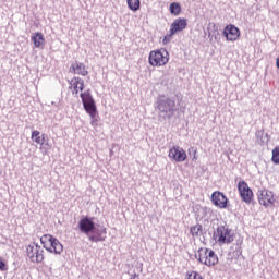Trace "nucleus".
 <instances>
[{"label": "nucleus", "mask_w": 279, "mask_h": 279, "mask_svg": "<svg viewBox=\"0 0 279 279\" xmlns=\"http://www.w3.org/2000/svg\"><path fill=\"white\" fill-rule=\"evenodd\" d=\"M26 254L31 263H43L45 260V251L36 243L29 244L26 247Z\"/></svg>", "instance_id": "obj_6"}, {"label": "nucleus", "mask_w": 279, "mask_h": 279, "mask_svg": "<svg viewBox=\"0 0 279 279\" xmlns=\"http://www.w3.org/2000/svg\"><path fill=\"white\" fill-rule=\"evenodd\" d=\"M126 3L132 12H138V10H141V0H126Z\"/></svg>", "instance_id": "obj_21"}, {"label": "nucleus", "mask_w": 279, "mask_h": 279, "mask_svg": "<svg viewBox=\"0 0 279 279\" xmlns=\"http://www.w3.org/2000/svg\"><path fill=\"white\" fill-rule=\"evenodd\" d=\"M183 29H186V19H177L170 28V36H173V34H178V32H182Z\"/></svg>", "instance_id": "obj_16"}, {"label": "nucleus", "mask_w": 279, "mask_h": 279, "mask_svg": "<svg viewBox=\"0 0 279 279\" xmlns=\"http://www.w3.org/2000/svg\"><path fill=\"white\" fill-rule=\"evenodd\" d=\"M238 191L241 199L244 201L245 204H252V199H254V192H252L247 182L239 181Z\"/></svg>", "instance_id": "obj_9"}, {"label": "nucleus", "mask_w": 279, "mask_h": 279, "mask_svg": "<svg viewBox=\"0 0 279 279\" xmlns=\"http://www.w3.org/2000/svg\"><path fill=\"white\" fill-rule=\"evenodd\" d=\"M148 62L150 66H165L169 63V52L165 48L151 50L148 56Z\"/></svg>", "instance_id": "obj_3"}, {"label": "nucleus", "mask_w": 279, "mask_h": 279, "mask_svg": "<svg viewBox=\"0 0 279 279\" xmlns=\"http://www.w3.org/2000/svg\"><path fill=\"white\" fill-rule=\"evenodd\" d=\"M257 199L264 208H274L276 206V195L269 190L264 189L259 191L257 193Z\"/></svg>", "instance_id": "obj_7"}, {"label": "nucleus", "mask_w": 279, "mask_h": 279, "mask_svg": "<svg viewBox=\"0 0 279 279\" xmlns=\"http://www.w3.org/2000/svg\"><path fill=\"white\" fill-rule=\"evenodd\" d=\"M69 89L73 95H80V93L84 90V80H82L80 76H74L69 81Z\"/></svg>", "instance_id": "obj_14"}, {"label": "nucleus", "mask_w": 279, "mask_h": 279, "mask_svg": "<svg viewBox=\"0 0 279 279\" xmlns=\"http://www.w3.org/2000/svg\"><path fill=\"white\" fill-rule=\"evenodd\" d=\"M187 278L186 279H204L199 272L192 270L186 272Z\"/></svg>", "instance_id": "obj_23"}, {"label": "nucleus", "mask_w": 279, "mask_h": 279, "mask_svg": "<svg viewBox=\"0 0 279 279\" xmlns=\"http://www.w3.org/2000/svg\"><path fill=\"white\" fill-rule=\"evenodd\" d=\"M198 260L206 267H215L219 263V256L211 248H199Z\"/></svg>", "instance_id": "obj_5"}, {"label": "nucleus", "mask_w": 279, "mask_h": 279, "mask_svg": "<svg viewBox=\"0 0 279 279\" xmlns=\"http://www.w3.org/2000/svg\"><path fill=\"white\" fill-rule=\"evenodd\" d=\"M78 228L84 234H89V232L95 230V222H93L90 218L85 217L80 220Z\"/></svg>", "instance_id": "obj_15"}, {"label": "nucleus", "mask_w": 279, "mask_h": 279, "mask_svg": "<svg viewBox=\"0 0 279 279\" xmlns=\"http://www.w3.org/2000/svg\"><path fill=\"white\" fill-rule=\"evenodd\" d=\"M81 99L85 112H87L92 119L90 125H93V128H97V105H95V99H93V95H90V89L81 93Z\"/></svg>", "instance_id": "obj_1"}, {"label": "nucleus", "mask_w": 279, "mask_h": 279, "mask_svg": "<svg viewBox=\"0 0 279 279\" xmlns=\"http://www.w3.org/2000/svg\"><path fill=\"white\" fill-rule=\"evenodd\" d=\"M277 69H279V57L276 59Z\"/></svg>", "instance_id": "obj_27"}, {"label": "nucleus", "mask_w": 279, "mask_h": 279, "mask_svg": "<svg viewBox=\"0 0 279 279\" xmlns=\"http://www.w3.org/2000/svg\"><path fill=\"white\" fill-rule=\"evenodd\" d=\"M208 36L210 39H213V32L208 31Z\"/></svg>", "instance_id": "obj_28"}, {"label": "nucleus", "mask_w": 279, "mask_h": 279, "mask_svg": "<svg viewBox=\"0 0 279 279\" xmlns=\"http://www.w3.org/2000/svg\"><path fill=\"white\" fill-rule=\"evenodd\" d=\"M165 40H167V37H163V43H165Z\"/></svg>", "instance_id": "obj_29"}, {"label": "nucleus", "mask_w": 279, "mask_h": 279, "mask_svg": "<svg viewBox=\"0 0 279 279\" xmlns=\"http://www.w3.org/2000/svg\"><path fill=\"white\" fill-rule=\"evenodd\" d=\"M89 239H90V241H95V242H97V241H106V238H95V236H90Z\"/></svg>", "instance_id": "obj_26"}, {"label": "nucleus", "mask_w": 279, "mask_h": 279, "mask_svg": "<svg viewBox=\"0 0 279 279\" xmlns=\"http://www.w3.org/2000/svg\"><path fill=\"white\" fill-rule=\"evenodd\" d=\"M31 138L34 141V143H36V145L40 146L41 151H45V154L51 149V144H49V137L47 134H40V131L35 130L32 131Z\"/></svg>", "instance_id": "obj_8"}, {"label": "nucleus", "mask_w": 279, "mask_h": 279, "mask_svg": "<svg viewBox=\"0 0 279 279\" xmlns=\"http://www.w3.org/2000/svg\"><path fill=\"white\" fill-rule=\"evenodd\" d=\"M169 12L172 14V16H180V13L182 12V5H180L179 2H172L170 3Z\"/></svg>", "instance_id": "obj_19"}, {"label": "nucleus", "mask_w": 279, "mask_h": 279, "mask_svg": "<svg viewBox=\"0 0 279 279\" xmlns=\"http://www.w3.org/2000/svg\"><path fill=\"white\" fill-rule=\"evenodd\" d=\"M31 40L36 49H40L45 45V35L43 33H34L31 36Z\"/></svg>", "instance_id": "obj_18"}, {"label": "nucleus", "mask_w": 279, "mask_h": 279, "mask_svg": "<svg viewBox=\"0 0 279 279\" xmlns=\"http://www.w3.org/2000/svg\"><path fill=\"white\" fill-rule=\"evenodd\" d=\"M40 243L44 245L47 252H50V254H62V252H64V246H62L60 240L56 239L51 234L43 235L40 238Z\"/></svg>", "instance_id": "obj_2"}, {"label": "nucleus", "mask_w": 279, "mask_h": 279, "mask_svg": "<svg viewBox=\"0 0 279 279\" xmlns=\"http://www.w3.org/2000/svg\"><path fill=\"white\" fill-rule=\"evenodd\" d=\"M215 33L218 35L219 34V32H217V31H215Z\"/></svg>", "instance_id": "obj_30"}, {"label": "nucleus", "mask_w": 279, "mask_h": 279, "mask_svg": "<svg viewBox=\"0 0 279 279\" xmlns=\"http://www.w3.org/2000/svg\"><path fill=\"white\" fill-rule=\"evenodd\" d=\"M223 36L228 43H236L241 38V31L233 24H228L223 29Z\"/></svg>", "instance_id": "obj_10"}, {"label": "nucleus", "mask_w": 279, "mask_h": 279, "mask_svg": "<svg viewBox=\"0 0 279 279\" xmlns=\"http://www.w3.org/2000/svg\"><path fill=\"white\" fill-rule=\"evenodd\" d=\"M214 239L219 245H228L234 241V233L226 226H218L214 232Z\"/></svg>", "instance_id": "obj_4"}, {"label": "nucleus", "mask_w": 279, "mask_h": 279, "mask_svg": "<svg viewBox=\"0 0 279 279\" xmlns=\"http://www.w3.org/2000/svg\"><path fill=\"white\" fill-rule=\"evenodd\" d=\"M213 27H215V24H213Z\"/></svg>", "instance_id": "obj_31"}, {"label": "nucleus", "mask_w": 279, "mask_h": 279, "mask_svg": "<svg viewBox=\"0 0 279 279\" xmlns=\"http://www.w3.org/2000/svg\"><path fill=\"white\" fill-rule=\"evenodd\" d=\"M191 151L193 153L192 160H197V148L191 147V148L189 149V154H191Z\"/></svg>", "instance_id": "obj_24"}, {"label": "nucleus", "mask_w": 279, "mask_h": 279, "mask_svg": "<svg viewBox=\"0 0 279 279\" xmlns=\"http://www.w3.org/2000/svg\"><path fill=\"white\" fill-rule=\"evenodd\" d=\"M175 108V102L171 99H166L159 102L158 110L160 112H173Z\"/></svg>", "instance_id": "obj_17"}, {"label": "nucleus", "mask_w": 279, "mask_h": 279, "mask_svg": "<svg viewBox=\"0 0 279 279\" xmlns=\"http://www.w3.org/2000/svg\"><path fill=\"white\" fill-rule=\"evenodd\" d=\"M211 203L217 208H228V197L223 193L216 191L211 194Z\"/></svg>", "instance_id": "obj_12"}, {"label": "nucleus", "mask_w": 279, "mask_h": 279, "mask_svg": "<svg viewBox=\"0 0 279 279\" xmlns=\"http://www.w3.org/2000/svg\"><path fill=\"white\" fill-rule=\"evenodd\" d=\"M168 157L170 160H174V162H184V160L187 158V155L186 150L180 146H172L168 153Z\"/></svg>", "instance_id": "obj_11"}, {"label": "nucleus", "mask_w": 279, "mask_h": 279, "mask_svg": "<svg viewBox=\"0 0 279 279\" xmlns=\"http://www.w3.org/2000/svg\"><path fill=\"white\" fill-rule=\"evenodd\" d=\"M190 232H191L192 236L197 238V236H202L204 230H203L202 225L197 223V225L191 227Z\"/></svg>", "instance_id": "obj_20"}, {"label": "nucleus", "mask_w": 279, "mask_h": 279, "mask_svg": "<svg viewBox=\"0 0 279 279\" xmlns=\"http://www.w3.org/2000/svg\"><path fill=\"white\" fill-rule=\"evenodd\" d=\"M0 271H8V265L0 258Z\"/></svg>", "instance_id": "obj_25"}, {"label": "nucleus", "mask_w": 279, "mask_h": 279, "mask_svg": "<svg viewBox=\"0 0 279 279\" xmlns=\"http://www.w3.org/2000/svg\"><path fill=\"white\" fill-rule=\"evenodd\" d=\"M271 160H272L274 165H279V146H276L272 149Z\"/></svg>", "instance_id": "obj_22"}, {"label": "nucleus", "mask_w": 279, "mask_h": 279, "mask_svg": "<svg viewBox=\"0 0 279 279\" xmlns=\"http://www.w3.org/2000/svg\"><path fill=\"white\" fill-rule=\"evenodd\" d=\"M69 71L74 75H81L82 77L88 75V66L80 61L72 62Z\"/></svg>", "instance_id": "obj_13"}]
</instances>
